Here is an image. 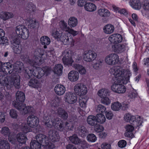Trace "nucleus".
I'll return each instance as SVG.
<instances>
[{
	"mask_svg": "<svg viewBox=\"0 0 149 149\" xmlns=\"http://www.w3.org/2000/svg\"><path fill=\"white\" fill-rule=\"evenodd\" d=\"M96 117L95 116L93 115L89 116L86 119L87 122L90 126H94L97 123Z\"/></svg>",
	"mask_w": 149,
	"mask_h": 149,
	"instance_id": "24",
	"label": "nucleus"
},
{
	"mask_svg": "<svg viewBox=\"0 0 149 149\" xmlns=\"http://www.w3.org/2000/svg\"><path fill=\"white\" fill-rule=\"evenodd\" d=\"M10 144L8 141L3 140L0 142V149H10Z\"/></svg>",
	"mask_w": 149,
	"mask_h": 149,
	"instance_id": "41",
	"label": "nucleus"
},
{
	"mask_svg": "<svg viewBox=\"0 0 149 149\" xmlns=\"http://www.w3.org/2000/svg\"><path fill=\"white\" fill-rule=\"evenodd\" d=\"M89 133L86 127L83 125H80L77 127L75 133L79 136L85 138Z\"/></svg>",
	"mask_w": 149,
	"mask_h": 149,
	"instance_id": "10",
	"label": "nucleus"
},
{
	"mask_svg": "<svg viewBox=\"0 0 149 149\" xmlns=\"http://www.w3.org/2000/svg\"><path fill=\"white\" fill-rule=\"evenodd\" d=\"M118 145L119 147L121 148H123L126 146L127 145V142L125 140H120L118 142Z\"/></svg>",
	"mask_w": 149,
	"mask_h": 149,
	"instance_id": "64",
	"label": "nucleus"
},
{
	"mask_svg": "<svg viewBox=\"0 0 149 149\" xmlns=\"http://www.w3.org/2000/svg\"><path fill=\"white\" fill-rule=\"evenodd\" d=\"M121 104L118 102H114L112 103L111 107L112 109L114 111H118L120 109Z\"/></svg>",
	"mask_w": 149,
	"mask_h": 149,
	"instance_id": "44",
	"label": "nucleus"
},
{
	"mask_svg": "<svg viewBox=\"0 0 149 149\" xmlns=\"http://www.w3.org/2000/svg\"><path fill=\"white\" fill-rule=\"evenodd\" d=\"M110 92L107 89H102L98 91V95L101 97H108L109 96Z\"/></svg>",
	"mask_w": 149,
	"mask_h": 149,
	"instance_id": "35",
	"label": "nucleus"
},
{
	"mask_svg": "<svg viewBox=\"0 0 149 149\" xmlns=\"http://www.w3.org/2000/svg\"><path fill=\"white\" fill-rule=\"evenodd\" d=\"M57 115L62 119L65 120L68 117V114L64 109L62 108H59L57 110Z\"/></svg>",
	"mask_w": 149,
	"mask_h": 149,
	"instance_id": "22",
	"label": "nucleus"
},
{
	"mask_svg": "<svg viewBox=\"0 0 149 149\" xmlns=\"http://www.w3.org/2000/svg\"><path fill=\"white\" fill-rule=\"evenodd\" d=\"M73 67L75 69L77 70L81 74H84L86 72V70L84 67L82 65L77 64L73 65Z\"/></svg>",
	"mask_w": 149,
	"mask_h": 149,
	"instance_id": "38",
	"label": "nucleus"
},
{
	"mask_svg": "<svg viewBox=\"0 0 149 149\" xmlns=\"http://www.w3.org/2000/svg\"><path fill=\"white\" fill-rule=\"evenodd\" d=\"M28 85L31 88H38L40 86V83L39 81L35 78L31 79L28 83Z\"/></svg>",
	"mask_w": 149,
	"mask_h": 149,
	"instance_id": "25",
	"label": "nucleus"
},
{
	"mask_svg": "<svg viewBox=\"0 0 149 149\" xmlns=\"http://www.w3.org/2000/svg\"><path fill=\"white\" fill-rule=\"evenodd\" d=\"M98 15L103 17H109L110 13L109 11L105 8H100L97 10Z\"/></svg>",
	"mask_w": 149,
	"mask_h": 149,
	"instance_id": "26",
	"label": "nucleus"
},
{
	"mask_svg": "<svg viewBox=\"0 0 149 149\" xmlns=\"http://www.w3.org/2000/svg\"><path fill=\"white\" fill-rule=\"evenodd\" d=\"M3 67L2 72L6 74H10L15 72H17L20 69L19 66L15 67L10 62L3 63Z\"/></svg>",
	"mask_w": 149,
	"mask_h": 149,
	"instance_id": "4",
	"label": "nucleus"
},
{
	"mask_svg": "<svg viewBox=\"0 0 149 149\" xmlns=\"http://www.w3.org/2000/svg\"><path fill=\"white\" fill-rule=\"evenodd\" d=\"M63 66L61 64H57L55 65L53 70L54 73L58 76H60L62 74Z\"/></svg>",
	"mask_w": 149,
	"mask_h": 149,
	"instance_id": "31",
	"label": "nucleus"
},
{
	"mask_svg": "<svg viewBox=\"0 0 149 149\" xmlns=\"http://www.w3.org/2000/svg\"><path fill=\"white\" fill-rule=\"evenodd\" d=\"M106 108L102 104H99L97 107L96 111L97 112L100 113H103L106 111Z\"/></svg>",
	"mask_w": 149,
	"mask_h": 149,
	"instance_id": "56",
	"label": "nucleus"
},
{
	"mask_svg": "<svg viewBox=\"0 0 149 149\" xmlns=\"http://www.w3.org/2000/svg\"><path fill=\"white\" fill-rule=\"evenodd\" d=\"M56 114H52L49 115L48 119L45 123V125L48 127L51 128L52 126H54L56 122V118H57Z\"/></svg>",
	"mask_w": 149,
	"mask_h": 149,
	"instance_id": "17",
	"label": "nucleus"
},
{
	"mask_svg": "<svg viewBox=\"0 0 149 149\" xmlns=\"http://www.w3.org/2000/svg\"><path fill=\"white\" fill-rule=\"evenodd\" d=\"M87 98L81 97L79 99V103L80 106L82 108H85L86 107V102L87 101Z\"/></svg>",
	"mask_w": 149,
	"mask_h": 149,
	"instance_id": "48",
	"label": "nucleus"
},
{
	"mask_svg": "<svg viewBox=\"0 0 149 149\" xmlns=\"http://www.w3.org/2000/svg\"><path fill=\"white\" fill-rule=\"evenodd\" d=\"M78 119L77 116L75 114L71 115L69 116L68 121L72 124L71 128H73L74 126L77 124Z\"/></svg>",
	"mask_w": 149,
	"mask_h": 149,
	"instance_id": "30",
	"label": "nucleus"
},
{
	"mask_svg": "<svg viewBox=\"0 0 149 149\" xmlns=\"http://www.w3.org/2000/svg\"><path fill=\"white\" fill-rule=\"evenodd\" d=\"M125 47V46L123 45L118 44H116L113 48V50L115 52L120 53L124 50Z\"/></svg>",
	"mask_w": 149,
	"mask_h": 149,
	"instance_id": "32",
	"label": "nucleus"
},
{
	"mask_svg": "<svg viewBox=\"0 0 149 149\" xmlns=\"http://www.w3.org/2000/svg\"><path fill=\"white\" fill-rule=\"evenodd\" d=\"M105 61L108 64L111 65H115L118 62V56L116 54H110L106 57Z\"/></svg>",
	"mask_w": 149,
	"mask_h": 149,
	"instance_id": "6",
	"label": "nucleus"
},
{
	"mask_svg": "<svg viewBox=\"0 0 149 149\" xmlns=\"http://www.w3.org/2000/svg\"><path fill=\"white\" fill-rule=\"evenodd\" d=\"M10 117L16 119L18 116L17 111L15 109H11L10 111Z\"/></svg>",
	"mask_w": 149,
	"mask_h": 149,
	"instance_id": "59",
	"label": "nucleus"
},
{
	"mask_svg": "<svg viewBox=\"0 0 149 149\" xmlns=\"http://www.w3.org/2000/svg\"><path fill=\"white\" fill-rule=\"evenodd\" d=\"M25 71L24 76L27 79H29L31 78L33 75L34 76V70L28 69L25 70Z\"/></svg>",
	"mask_w": 149,
	"mask_h": 149,
	"instance_id": "46",
	"label": "nucleus"
},
{
	"mask_svg": "<svg viewBox=\"0 0 149 149\" xmlns=\"http://www.w3.org/2000/svg\"><path fill=\"white\" fill-rule=\"evenodd\" d=\"M49 139L53 142L58 141L60 137L58 132L54 130H50L48 133Z\"/></svg>",
	"mask_w": 149,
	"mask_h": 149,
	"instance_id": "13",
	"label": "nucleus"
},
{
	"mask_svg": "<svg viewBox=\"0 0 149 149\" xmlns=\"http://www.w3.org/2000/svg\"><path fill=\"white\" fill-rule=\"evenodd\" d=\"M77 23V20L76 18L74 17H70L68 21V24L71 27L76 26Z\"/></svg>",
	"mask_w": 149,
	"mask_h": 149,
	"instance_id": "43",
	"label": "nucleus"
},
{
	"mask_svg": "<svg viewBox=\"0 0 149 149\" xmlns=\"http://www.w3.org/2000/svg\"><path fill=\"white\" fill-rule=\"evenodd\" d=\"M78 72L74 70L71 71L68 74V78L72 81H77L79 78Z\"/></svg>",
	"mask_w": 149,
	"mask_h": 149,
	"instance_id": "20",
	"label": "nucleus"
},
{
	"mask_svg": "<svg viewBox=\"0 0 149 149\" xmlns=\"http://www.w3.org/2000/svg\"><path fill=\"white\" fill-rule=\"evenodd\" d=\"M0 88L2 87L3 86L2 84L1 83V80L2 81H4L3 83H5V85L6 87L8 89H10L11 88L13 87L14 86V84H13V82H12L10 80L8 79L6 77L4 74H0Z\"/></svg>",
	"mask_w": 149,
	"mask_h": 149,
	"instance_id": "7",
	"label": "nucleus"
},
{
	"mask_svg": "<svg viewBox=\"0 0 149 149\" xmlns=\"http://www.w3.org/2000/svg\"><path fill=\"white\" fill-rule=\"evenodd\" d=\"M16 101L20 102H24L25 99V94L20 91H17L15 94Z\"/></svg>",
	"mask_w": 149,
	"mask_h": 149,
	"instance_id": "23",
	"label": "nucleus"
},
{
	"mask_svg": "<svg viewBox=\"0 0 149 149\" xmlns=\"http://www.w3.org/2000/svg\"><path fill=\"white\" fill-rule=\"evenodd\" d=\"M14 52L16 54H19L22 50V48L21 45H19L18 46H16L13 48H12Z\"/></svg>",
	"mask_w": 149,
	"mask_h": 149,
	"instance_id": "61",
	"label": "nucleus"
},
{
	"mask_svg": "<svg viewBox=\"0 0 149 149\" xmlns=\"http://www.w3.org/2000/svg\"><path fill=\"white\" fill-rule=\"evenodd\" d=\"M13 16L14 15L12 13L8 12L3 13L0 15V17L4 20H6L12 18Z\"/></svg>",
	"mask_w": 149,
	"mask_h": 149,
	"instance_id": "37",
	"label": "nucleus"
},
{
	"mask_svg": "<svg viewBox=\"0 0 149 149\" xmlns=\"http://www.w3.org/2000/svg\"><path fill=\"white\" fill-rule=\"evenodd\" d=\"M86 139L88 142H94L96 141L97 138L93 133L88 134L87 135Z\"/></svg>",
	"mask_w": 149,
	"mask_h": 149,
	"instance_id": "45",
	"label": "nucleus"
},
{
	"mask_svg": "<svg viewBox=\"0 0 149 149\" xmlns=\"http://www.w3.org/2000/svg\"><path fill=\"white\" fill-rule=\"evenodd\" d=\"M15 30L17 36L20 38L26 39L29 36V33L28 30L24 25H21L17 26Z\"/></svg>",
	"mask_w": 149,
	"mask_h": 149,
	"instance_id": "2",
	"label": "nucleus"
},
{
	"mask_svg": "<svg viewBox=\"0 0 149 149\" xmlns=\"http://www.w3.org/2000/svg\"><path fill=\"white\" fill-rule=\"evenodd\" d=\"M43 52L40 49H36L34 52V55L36 58H41L43 55Z\"/></svg>",
	"mask_w": 149,
	"mask_h": 149,
	"instance_id": "57",
	"label": "nucleus"
},
{
	"mask_svg": "<svg viewBox=\"0 0 149 149\" xmlns=\"http://www.w3.org/2000/svg\"><path fill=\"white\" fill-rule=\"evenodd\" d=\"M125 70L120 67L118 66L114 70L115 72L114 73V75L116 78H120L121 77L122 79H128L129 80L130 77L131 76L132 74L130 71H126L125 75H124L125 73Z\"/></svg>",
	"mask_w": 149,
	"mask_h": 149,
	"instance_id": "3",
	"label": "nucleus"
},
{
	"mask_svg": "<svg viewBox=\"0 0 149 149\" xmlns=\"http://www.w3.org/2000/svg\"><path fill=\"white\" fill-rule=\"evenodd\" d=\"M55 93L58 95H62L65 91V87L61 84L56 85L54 88Z\"/></svg>",
	"mask_w": 149,
	"mask_h": 149,
	"instance_id": "21",
	"label": "nucleus"
},
{
	"mask_svg": "<svg viewBox=\"0 0 149 149\" xmlns=\"http://www.w3.org/2000/svg\"><path fill=\"white\" fill-rule=\"evenodd\" d=\"M29 125L26 124L24 125L21 128V130L24 133H26L29 132H30L31 131V130L29 127Z\"/></svg>",
	"mask_w": 149,
	"mask_h": 149,
	"instance_id": "63",
	"label": "nucleus"
},
{
	"mask_svg": "<svg viewBox=\"0 0 149 149\" xmlns=\"http://www.w3.org/2000/svg\"><path fill=\"white\" fill-rule=\"evenodd\" d=\"M17 139L19 143L15 147L16 148L21 149L22 144H25L27 140L26 136L22 133H19L17 134L16 136Z\"/></svg>",
	"mask_w": 149,
	"mask_h": 149,
	"instance_id": "9",
	"label": "nucleus"
},
{
	"mask_svg": "<svg viewBox=\"0 0 149 149\" xmlns=\"http://www.w3.org/2000/svg\"><path fill=\"white\" fill-rule=\"evenodd\" d=\"M41 43L43 45H49L50 42L49 38L47 36H43L40 39Z\"/></svg>",
	"mask_w": 149,
	"mask_h": 149,
	"instance_id": "49",
	"label": "nucleus"
},
{
	"mask_svg": "<svg viewBox=\"0 0 149 149\" xmlns=\"http://www.w3.org/2000/svg\"><path fill=\"white\" fill-rule=\"evenodd\" d=\"M9 79L13 83L15 88L18 89L20 87V78L18 74H15L14 72L13 73L11 74Z\"/></svg>",
	"mask_w": 149,
	"mask_h": 149,
	"instance_id": "14",
	"label": "nucleus"
},
{
	"mask_svg": "<svg viewBox=\"0 0 149 149\" xmlns=\"http://www.w3.org/2000/svg\"><path fill=\"white\" fill-rule=\"evenodd\" d=\"M33 108L32 107L28 106V107L25 106V108L23 110L22 114H25L28 113H33Z\"/></svg>",
	"mask_w": 149,
	"mask_h": 149,
	"instance_id": "55",
	"label": "nucleus"
},
{
	"mask_svg": "<svg viewBox=\"0 0 149 149\" xmlns=\"http://www.w3.org/2000/svg\"><path fill=\"white\" fill-rule=\"evenodd\" d=\"M8 41L6 37L4 36L0 37V45L6 46L8 44Z\"/></svg>",
	"mask_w": 149,
	"mask_h": 149,
	"instance_id": "53",
	"label": "nucleus"
},
{
	"mask_svg": "<svg viewBox=\"0 0 149 149\" xmlns=\"http://www.w3.org/2000/svg\"><path fill=\"white\" fill-rule=\"evenodd\" d=\"M141 4H140V7ZM143 8L145 10H149V1L147 0H144L143 2L141 4Z\"/></svg>",
	"mask_w": 149,
	"mask_h": 149,
	"instance_id": "60",
	"label": "nucleus"
},
{
	"mask_svg": "<svg viewBox=\"0 0 149 149\" xmlns=\"http://www.w3.org/2000/svg\"><path fill=\"white\" fill-rule=\"evenodd\" d=\"M103 61L101 60H96L93 65V68L96 69H98L102 65V63Z\"/></svg>",
	"mask_w": 149,
	"mask_h": 149,
	"instance_id": "52",
	"label": "nucleus"
},
{
	"mask_svg": "<svg viewBox=\"0 0 149 149\" xmlns=\"http://www.w3.org/2000/svg\"><path fill=\"white\" fill-rule=\"evenodd\" d=\"M97 56L96 53L93 51L89 50L83 55L84 60L87 62H90L94 61Z\"/></svg>",
	"mask_w": 149,
	"mask_h": 149,
	"instance_id": "11",
	"label": "nucleus"
},
{
	"mask_svg": "<svg viewBox=\"0 0 149 149\" xmlns=\"http://www.w3.org/2000/svg\"><path fill=\"white\" fill-rule=\"evenodd\" d=\"M116 34H113L111 35L109 37V41L112 43L116 44V41H117V38L116 37Z\"/></svg>",
	"mask_w": 149,
	"mask_h": 149,
	"instance_id": "62",
	"label": "nucleus"
},
{
	"mask_svg": "<svg viewBox=\"0 0 149 149\" xmlns=\"http://www.w3.org/2000/svg\"><path fill=\"white\" fill-rule=\"evenodd\" d=\"M65 98L66 101L70 104H73L75 103L77 98L76 94L69 92L66 93Z\"/></svg>",
	"mask_w": 149,
	"mask_h": 149,
	"instance_id": "15",
	"label": "nucleus"
},
{
	"mask_svg": "<svg viewBox=\"0 0 149 149\" xmlns=\"http://www.w3.org/2000/svg\"><path fill=\"white\" fill-rule=\"evenodd\" d=\"M126 131L125 133V136L130 138H132L133 137L134 134L132 133L134 130V127L131 125H127L125 127Z\"/></svg>",
	"mask_w": 149,
	"mask_h": 149,
	"instance_id": "18",
	"label": "nucleus"
},
{
	"mask_svg": "<svg viewBox=\"0 0 149 149\" xmlns=\"http://www.w3.org/2000/svg\"><path fill=\"white\" fill-rule=\"evenodd\" d=\"M64 56L62 58L63 61L64 65H71L73 61L72 59L71 54L68 50H65L62 53Z\"/></svg>",
	"mask_w": 149,
	"mask_h": 149,
	"instance_id": "12",
	"label": "nucleus"
},
{
	"mask_svg": "<svg viewBox=\"0 0 149 149\" xmlns=\"http://www.w3.org/2000/svg\"><path fill=\"white\" fill-rule=\"evenodd\" d=\"M113 26L111 24L106 25L104 28V32L107 34H110L112 33L114 30Z\"/></svg>",
	"mask_w": 149,
	"mask_h": 149,
	"instance_id": "39",
	"label": "nucleus"
},
{
	"mask_svg": "<svg viewBox=\"0 0 149 149\" xmlns=\"http://www.w3.org/2000/svg\"><path fill=\"white\" fill-rule=\"evenodd\" d=\"M115 83L111 86V89L114 92L119 93H125L126 90L125 87L123 84H126L129 81L128 79H122L120 77L117 78Z\"/></svg>",
	"mask_w": 149,
	"mask_h": 149,
	"instance_id": "1",
	"label": "nucleus"
},
{
	"mask_svg": "<svg viewBox=\"0 0 149 149\" xmlns=\"http://www.w3.org/2000/svg\"><path fill=\"white\" fill-rule=\"evenodd\" d=\"M95 116L96 117V118L97 123L102 124L104 123L106 120V118L104 116L102 113L97 114Z\"/></svg>",
	"mask_w": 149,
	"mask_h": 149,
	"instance_id": "40",
	"label": "nucleus"
},
{
	"mask_svg": "<svg viewBox=\"0 0 149 149\" xmlns=\"http://www.w3.org/2000/svg\"><path fill=\"white\" fill-rule=\"evenodd\" d=\"M39 121L38 118L33 115H30L27 118V124L31 127H35L37 126Z\"/></svg>",
	"mask_w": 149,
	"mask_h": 149,
	"instance_id": "8",
	"label": "nucleus"
},
{
	"mask_svg": "<svg viewBox=\"0 0 149 149\" xmlns=\"http://www.w3.org/2000/svg\"><path fill=\"white\" fill-rule=\"evenodd\" d=\"M41 145L37 141H32L30 143V148L31 149H41Z\"/></svg>",
	"mask_w": 149,
	"mask_h": 149,
	"instance_id": "36",
	"label": "nucleus"
},
{
	"mask_svg": "<svg viewBox=\"0 0 149 149\" xmlns=\"http://www.w3.org/2000/svg\"><path fill=\"white\" fill-rule=\"evenodd\" d=\"M140 1L139 0H130V4L135 9L139 10Z\"/></svg>",
	"mask_w": 149,
	"mask_h": 149,
	"instance_id": "47",
	"label": "nucleus"
},
{
	"mask_svg": "<svg viewBox=\"0 0 149 149\" xmlns=\"http://www.w3.org/2000/svg\"><path fill=\"white\" fill-rule=\"evenodd\" d=\"M75 93L77 95L82 96L85 95L87 92V89L86 86L83 84H78L74 88Z\"/></svg>",
	"mask_w": 149,
	"mask_h": 149,
	"instance_id": "5",
	"label": "nucleus"
},
{
	"mask_svg": "<svg viewBox=\"0 0 149 149\" xmlns=\"http://www.w3.org/2000/svg\"><path fill=\"white\" fill-rule=\"evenodd\" d=\"M124 119L125 121L129 122L131 124H132L133 123L136 121V120L135 116L129 113L125 114Z\"/></svg>",
	"mask_w": 149,
	"mask_h": 149,
	"instance_id": "29",
	"label": "nucleus"
},
{
	"mask_svg": "<svg viewBox=\"0 0 149 149\" xmlns=\"http://www.w3.org/2000/svg\"><path fill=\"white\" fill-rule=\"evenodd\" d=\"M36 141L39 142L42 146H46L48 143V138L46 135L42 134H39L36 136Z\"/></svg>",
	"mask_w": 149,
	"mask_h": 149,
	"instance_id": "16",
	"label": "nucleus"
},
{
	"mask_svg": "<svg viewBox=\"0 0 149 149\" xmlns=\"http://www.w3.org/2000/svg\"><path fill=\"white\" fill-rule=\"evenodd\" d=\"M1 133L4 136L6 137L9 136L10 134V129L7 127H2L1 130Z\"/></svg>",
	"mask_w": 149,
	"mask_h": 149,
	"instance_id": "50",
	"label": "nucleus"
},
{
	"mask_svg": "<svg viewBox=\"0 0 149 149\" xmlns=\"http://www.w3.org/2000/svg\"><path fill=\"white\" fill-rule=\"evenodd\" d=\"M101 98L100 101L102 103L106 105H108L110 104L111 102V100L109 99L108 97Z\"/></svg>",
	"mask_w": 149,
	"mask_h": 149,
	"instance_id": "54",
	"label": "nucleus"
},
{
	"mask_svg": "<svg viewBox=\"0 0 149 149\" xmlns=\"http://www.w3.org/2000/svg\"><path fill=\"white\" fill-rule=\"evenodd\" d=\"M36 9V6L32 3L29 2L26 5V10H27L28 12L30 13L35 11Z\"/></svg>",
	"mask_w": 149,
	"mask_h": 149,
	"instance_id": "42",
	"label": "nucleus"
},
{
	"mask_svg": "<svg viewBox=\"0 0 149 149\" xmlns=\"http://www.w3.org/2000/svg\"><path fill=\"white\" fill-rule=\"evenodd\" d=\"M23 103L14 100L12 104L15 108L21 112L22 113L23 110L26 106Z\"/></svg>",
	"mask_w": 149,
	"mask_h": 149,
	"instance_id": "19",
	"label": "nucleus"
},
{
	"mask_svg": "<svg viewBox=\"0 0 149 149\" xmlns=\"http://www.w3.org/2000/svg\"><path fill=\"white\" fill-rule=\"evenodd\" d=\"M84 8L87 11L92 12L96 10V7L94 4L91 3H88L85 4Z\"/></svg>",
	"mask_w": 149,
	"mask_h": 149,
	"instance_id": "33",
	"label": "nucleus"
},
{
	"mask_svg": "<svg viewBox=\"0 0 149 149\" xmlns=\"http://www.w3.org/2000/svg\"><path fill=\"white\" fill-rule=\"evenodd\" d=\"M34 76L38 79L40 78L45 74L44 70L40 68L34 70Z\"/></svg>",
	"mask_w": 149,
	"mask_h": 149,
	"instance_id": "28",
	"label": "nucleus"
},
{
	"mask_svg": "<svg viewBox=\"0 0 149 149\" xmlns=\"http://www.w3.org/2000/svg\"><path fill=\"white\" fill-rule=\"evenodd\" d=\"M61 121L59 120V118H57L56 119V122L54 125V128L60 131H63L64 130V125L63 124L60 122Z\"/></svg>",
	"mask_w": 149,
	"mask_h": 149,
	"instance_id": "27",
	"label": "nucleus"
},
{
	"mask_svg": "<svg viewBox=\"0 0 149 149\" xmlns=\"http://www.w3.org/2000/svg\"><path fill=\"white\" fill-rule=\"evenodd\" d=\"M69 40V37L65 34L63 33H61V36L59 37V39L58 40H61L62 42L67 44Z\"/></svg>",
	"mask_w": 149,
	"mask_h": 149,
	"instance_id": "51",
	"label": "nucleus"
},
{
	"mask_svg": "<svg viewBox=\"0 0 149 149\" xmlns=\"http://www.w3.org/2000/svg\"><path fill=\"white\" fill-rule=\"evenodd\" d=\"M94 130L97 132H101L104 129L103 127L100 124H98L94 125Z\"/></svg>",
	"mask_w": 149,
	"mask_h": 149,
	"instance_id": "58",
	"label": "nucleus"
},
{
	"mask_svg": "<svg viewBox=\"0 0 149 149\" xmlns=\"http://www.w3.org/2000/svg\"><path fill=\"white\" fill-rule=\"evenodd\" d=\"M77 135L76 134H74L72 136L68 137L69 140L72 143L75 145H79L80 139Z\"/></svg>",
	"mask_w": 149,
	"mask_h": 149,
	"instance_id": "34",
	"label": "nucleus"
}]
</instances>
